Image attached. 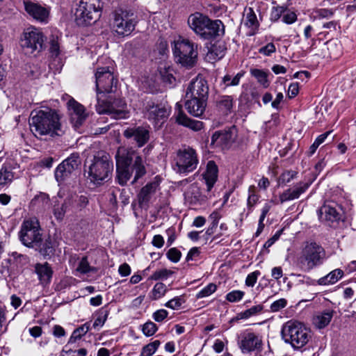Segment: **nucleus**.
<instances>
[{"mask_svg": "<svg viewBox=\"0 0 356 356\" xmlns=\"http://www.w3.org/2000/svg\"><path fill=\"white\" fill-rule=\"evenodd\" d=\"M127 138H133L139 147L143 146L149 139V131L143 127L129 128L124 131Z\"/></svg>", "mask_w": 356, "mask_h": 356, "instance_id": "nucleus-25", "label": "nucleus"}, {"mask_svg": "<svg viewBox=\"0 0 356 356\" xmlns=\"http://www.w3.org/2000/svg\"><path fill=\"white\" fill-rule=\"evenodd\" d=\"M67 199L70 202V207L72 211H77L81 210L87 205L88 202L87 197L83 195H70L67 197Z\"/></svg>", "mask_w": 356, "mask_h": 356, "instance_id": "nucleus-32", "label": "nucleus"}, {"mask_svg": "<svg viewBox=\"0 0 356 356\" xmlns=\"http://www.w3.org/2000/svg\"><path fill=\"white\" fill-rule=\"evenodd\" d=\"M286 300L284 298H280L273 302L270 305V310L273 312H276L283 309L286 305Z\"/></svg>", "mask_w": 356, "mask_h": 356, "instance_id": "nucleus-59", "label": "nucleus"}, {"mask_svg": "<svg viewBox=\"0 0 356 356\" xmlns=\"http://www.w3.org/2000/svg\"><path fill=\"white\" fill-rule=\"evenodd\" d=\"M286 11V8L284 6H277L273 8L270 14V17L273 20H278L282 15Z\"/></svg>", "mask_w": 356, "mask_h": 356, "instance_id": "nucleus-55", "label": "nucleus"}, {"mask_svg": "<svg viewBox=\"0 0 356 356\" xmlns=\"http://www.w3.org/2000/svg\"><path fill=\"white\" fill-rule=\"evenodd\" d=\"M19 238L22 243L27 247L38 245L42 241L38 220L31 218L24 220L21 226Z\"/></svg>", "mask_w": 356, "mask_h": 356, "instance_id": "nucleus-11", "label": "nucleus"}, {"mask_svg": "<svg viewBox=\"0 0 356 356\" xmlns=\"http://www.w3.org/2000/svg\"><path fill=\"white\" fill-rule=\"evenodd\" d=\"M237 344L241 351L247 354L260 350L262 347V339L259 334L247 329L238 334Z\"/></svg>", "mask_w": 356, "mask_h": 356, "instance_id": "nucleus-14", "label": "nucleus"}, {"mask_svg": "<svg viewBox=\"0 0 356 356\" xmlns=\"http://www.w3.org/2000/svg\"><path fill=\"white\" fill-rule=\"evenodd\" d=\"M340 207L334 202H325L318 211V218L321 221L326 222H334L341 218Z\"/></svg>", "mask_w": 356, "mask_h": 356, "instance_id": "nucleus-20", "label": "nucleus"}, {"mask_svg": "<svg viewBox=\"0 0 356 356\" xmlns=\"http://www.w3.org/2000/svg\"><path fill=\"white\" fill-rule=\"evenodd\" d=\"M343 275V271L339 268H337L326 276L321 277L318 280L319 284H333L336 283Z\"/></svg>", "mask_w": 356, "mask_h": 356, "instance_id": "nucleus-34", "label": "nucleus"}, {"mask_svg": "<svg viewBox=\"0 0 356 356\" xmlns=\"http://www.w3.org/2000/svg\"><path fill=\"white\" fill-rule=\"evenodd\" d=\"M297 19V15L294 12L287 10L283 14L282 22L287 24L295 22Z\"/></svg>", "mask_w": 356, "mask_h": 356, "instance_id": "nucleus-58", "label": "nucleus"}, {"mask_svg": "<svg viewBox=\"0 0 356 356\" xmlns=\"http://www.w3.org/2000/svg\"><path fill=\"white\" fill-rule=\"evenodd\" d=\"M244 292L240 290H234L226 295V300L230 302L240 301L244 296Z\"/></svg>", "mask_w": 356, "mask_h": 356, "instance_id": "nucleus-49", "label": "nucleus"}, {"mask_svg": "<svg viewBox=\"0 0 356 356\" xmlns=\"http://www.w3.org/2000/svg\"><path fill=\"white\" fill-rule=\"evenodd\" d=\"M276 51V47L274 43L269 42L266 45L261 47L259 49V53L266 56H270L273 53Z\"/></svg>", "mask_w": 356, "mask_h": 356, "instance_id": "nucleus-52", "label": "nucleus"}, {"mask_svg": "<svg viewBox=\"0 0 356 356\" xmlns=\"http://www.w3.org/2000/svg\"><path fill=\"white\" fill-rule=\"evenodd\" d=\"M207 53L204 59L210 63H214L221 59L225 54L226 47L222 42L212 41L205 44Z\"/></svg>", "mask_w": 356, "mask_h": 356, "instance_id": "nucleus-24", "label": "nucleus"}, {"mask_svg": "<svg viewBox=\"0 0 356 356\" xmlns=\"http://www.w3.org/2000/svg\"><path fill=\"white\" fill-rule=\"evenodd\" d=\"M117 79L108 67H97L95 72V83L97 98L101 96L104 98V93L113 92L117 86Z\"/></svg>", "mask_w": 356, "mask_h": 356, "instance_id": "nucleus-12", "label": "nucleus"}, {"mask_svg": "<svg viewBox=\"0 0 356 356\" xmlns=\"http://www.w3.org/2000/svg\"><path fill=\"white\" fill-rule=\"evenodd\" d=\"M101 15L99 0H80L74 15L79 26L90 24Z\"/></svg>", "mask_w": 356, "mask_h": 356, "instance_id": "nucleus-7", "label": "nucleus"}, {"mask_svg": "<svg viewBox=\"0 0 356 356\" xmlns=\"http://www.w3.org/2000/svg\"><path fill=\"white\" fill-rule=\"evenodd\" d=\"M132 161L134 163L132 166H131V170L132 173L134 172V179L132 181V183H134L145 175L146 170L142 157L136 155L134 152Z\"/></svg>", "mask_w": 356, "mask_h": 356, "instance_id": "nucleus-30", "label": "nucleus"}, {"mask_svg": "<svg viewBox=\"0 0 356 356\" xmlns=\"http://www.w3.org/2000/svg\"><path fill=\"white\" fill-rule=\"evenodd\" d=\"M161 344L160 341L155 340L143 347L140 356H152L153 355Z\"/></svg>", "mask_w": 356, "mask_h": 356, "instance_id": "nucleus-42", "label": "nucleus"}, {"mask_svg": "<svg viewBox=\"0 0 356 356\" xmlns=\"http://www.w3.org/2000/svg\"><path fill=\"white\" fill-rule=\"evenodd\" d=\"M282 338L294 350L305 347L312 339L310 330L303 323L289 321L284 323L281 331Z\"/></svg>", "mask_w": 356, "mask_h": 356, "instance_id": "nucleus-2", "label": "nucleus"}, {"mask_svg": "<svg viewBox=\"0 0 356 356\" xmlns=\"http://www.w3.org/2000/svg\"><path fill=\"white\" fill-rule=\"evenodd\" d=\"M294 177V173L292 171H286L283 172L280 178L279 181L282 184L289 183Z\"/></svg>", "mask_w": 356, "mask_h": 356, "instance_id": "nucleus-63", "label": "nucleus"}, {"mask_svg": "<svg viewBox=\"0 0 356 356\" xmlns=\"http://www.w3.org/2000/svg\"><path fill=\"white\" fill-rule=\"evenodd\" d=\"M261 275L260 271L255 270L248 275L245 279V285L248 286L253 287L256 284L258 277Z\"/></svg>", "mask_w": 356, "mask_h": 356, "instance_id": "nucleus-53", "label": "nucleus"}, {"mask_svg": "<svg viewBox=\"0 0 356 356\" xmlns=\"http://www.w3.org/2000/svg\"><path fill=\"white\" fill-rule=\"evenodd\" d=\"M202 177L204 180L206 192L207 193L204 196L207 199H209L213 195L212 188L216 183L218 177V168L214 161H210L207 163L206 170L202 175Z\"/></svg>", "mask_w": 356, "mask_h": 356, "instance_id": "nucleus-21", "label": "nucleus"}, {"mask_svg": "<svg viewBox=\"0 0 356 356\" xmlns=\"http://www.w3.org/2000/svg\"><path fill=\"white\" fill-rule=\"evenodd\" d=\"M175 111L177 112V122L179 124L189 127L195 131L200 129V122L188 118L187 116L182 113L181 105L179 103L176 104Z\"/></svg>", "mask_w": 356, "mask_h": 356, "instance_id": "nucleus-29", "label": "nucleus"}, {"mask_svg": "<svg viewBox=\"0 0 356 356\" xmlns=\"http://www.w3.org/2000/svg\"><path fill=\"white\" fill-rule=\"evenodd\" d=\"M113 170V165L109 154L100 151L94 156L89 165L88 177L95 184H101L110 179Z\"/></svg>", "mask_w": 356, "mask_h": 356, "instance_id": "nucleus-3", "label": "nucleus"}, {"mask_svg": "<svg viewBox=\"0 0 356 356\" xmlns=\"http://www.w3.org/2000/svg\"><path fill=\"white\" fill-rule=\"evenodd\" d=\"M172 69L168 66L160 67L159 74L163 82L172 84L175 80L172 74Z\"/></svg>", "mask_w": 356, "mask_h": 356, "instance_id": "nucleus-41", "label": "nucleus"}, {"mask_svg": "<svg viewBox=\"0 0 356 356\" xmlns=\"http://www.w3.org/2000/svg\"><path fill=\"white\" fill-rule=\"evenodd\" d=\"M189 27L197 35L200 34V13L191 14L188 19Z\"/></svg>", "mask_w": 356, "mask_h": 356, "instance_id": "nucleus-38", "label": "nucleus"}, {"mask_svg": "<svg viewBox=\"0 0 356 356\" xmlns=\"http://www.w3.org/2000/svg\"><path fill=\"white\" fill-rule=\"evenodd\" d=\"M217 286L215 284L210 283L203 289H202V297H207L216 291Z\"/></svg>", "mask_w": 356, "mask_h": 356, "instance_id": "nucleus-62", "label": "nucleus"}, {"mask_svg": "<svg viewBox=\"0 0 356 356\" xmlns=\"http://www.w3.org/2000/svg\"><path fill=\"white\" fill-rule=\"evenodd\" d=\"M250 74L254 76L257 81L265 88L269 86V81L268 80V74L260 69H251Z\"/></svg>", "mask_w": 356, "mask_h": 356, "instance_id": "nucleus-36", "label": "nucleus"}, {"mask_svg": "<svg viewBox=\"0 0 356 356\" xmlns=\"http://www.w3.org/2000/svg\"><path fill=\"white\" fill-rule=\"evenodd\" d=\"M245 24L249 26H256L257 25V18L252 8L245 10Z\"/></svg>", "mask_w": 356, "mask_h": 356, "instance_id": "nucleus-44", "label": "nucleus"}, {"mask_svg": "<svg viewBox=\"0 0 356 356\" xmlns=\"http://www.w3.org/2000/svg\"><path fill=\"white\" fill-rule=\"evenodd\" d=\"M225 34V26L220 19L212 20L202 15V39L211 40Z\"/></svg>", "mask_w": 356, "mask_h": 356, "instance_id": "nucleus-17", "label": "nucleus"}, {"mask_svg": "<svg viewBox=\"0 0 356 356\" xmlns=\"http://www.w3.org/2000/svg\"><path fill=\"white\" fill-rule=\"evenodd\" d=\"M44 42L42 32L39 29L31 26L24 31L20 45L26 54H35L42 51Z\"/></svg>", "mask_w": 356, "mask_h": 356, "instance_id": "nucleus-9", "label": "nucleus"}, {"mask_svg": "<svg viewBox=\"0 0 356 356\" xmlns=\"http://www.w3.org/2000/svg\"><path fill=\"white\" fill-rule=\"evenodd\" d=\"M70 211H72L70 202L67 197L61 204L58 200L55 201L53 207V213L57 220H62L65 213Z\"/></svg>", "mask_w": 356, "mask_h": 356, "instance_id": "nucleus-31", "label": "nucleus"}, {"mask_svg": "<svg viewBox=\"0 0 356 356\" xmlns=\"http://www.w3.org/2000/svg\"><path fill=\"white\" fill-rule=\"evenodd\" d=\"M334 13V10L330 8H319L316 10V15L320 18H331Z\"/></svg>", "mask_w": 356, "mask_h": 356, "instance_id": "nucleus-57", "label": "nucleus"}, {"mask_svg": "<svg viewBox=\"0 0 356 356\" xmlns=\"http://www.w3.org/2000/svg\"><path fill=\"white\" fill-rule=\"evenodd\" d=\"M166 254L167 257L174 263L178 262L181 256V252L175 248H170Z\"/></svg>", "mask_w": 356, "mask_h": 356, "instance_id": "nucleus-54", "label": "nucleus"}, {"mask_svg": "<svg viewBox=\"0 0 356 356\" xmlns=\"http://www.w3.org/2000/svg\"><path fill=\"white\" fill-rule=\"evenodd\" d=\"M184 302L185 300L182 296H177L168 301L165 306L172 309H179Z\"/></svg>", "mask_w": 356, "mask_h": 356, "instance_id": "nucleus-46", "label": "nucleus"}, {"mask_svg": "<svg viewBox=\"0 0 356 356\" xmlns=\"http://www.w3.org/2000/svg\"><path fill=\"white\" fill-rule=\"evenodd\" d=\"M219 109L225 114L232 112L233 107V99L231 96H223L218 102Z\"/></svg>", "mask_w": 356, "mask_h": 356, "instance_id": "nucleus-40", "label": "nucleus"}, {"mask_svg": "<svg viewBox=\"0 0 356 356\" xmlns=\"http://www.w3.org/2000/svg\"><path fill=\"white\" fill-rule=\"evenodd\" d=\"M332 316L333 313L331 311H327L317 314L314 318V324L318 329L324 328L330 323Z\"/></svg>", "mask_w": 356, "mask_h": 356, "instance_id": "nucleus-33", "label": "nucleus"}, {"mask_svg": "<svg viewBox=\"0 0 356 356\" xmlns=\"http://www.w3.org/2000/svg\"><path fill=\"white\" fill-rule=\"evenodd\" d=\"M254 187L250 186L248 189V207L249 209L251 211L252 208L257 204L259 200V196L255 194L254 191Z\"/></svg>", "mask_w": 356, "mask_h": 356, "instance_id": "nucleus-50", "label": "nucleus"}, {"mask_svg": "<svg viewBox=\"0 0 356 356\" xmlns=\"http://www.w3.org/2000/svg\"><path fill=\"white\" fill-rule=\"evenodd\" d=\"M168 315V311L161 309L154 312L152 314V318L156 322H162L164 319L167 318Z\"/></svg>", "mask_w": 356, "mask_h": 356, "instance_id": "nucleus-61", "label": "nucleus"}, {"mask_svg": "<svg viewBox=\"0 0 356 356\" xmlns=\"http://www.w3.org/2000/svg\"><path fill=\"white\" fill-rule=\"evenodd\" d=\"M200 251L199 250V248H197V247L192 248L188 251V252L186 255V261L187 262H190L192 261H197L200 257Z\"/></svg>", "mask_w": 356, "mask_h": 356, "instance_id": "nucleus-56", "label": "nucleus"}, {"mask_svg": "<svg viewBox=\"0 0 356 356\" xmlns=\"http://www.w3.org/2000/svg\"><path fill=\"white\" fill-rule=\"evenodd\" d=\"M170 110L169 107L162 104H155L149 101L144 108L146 118L155 126L160 127L168 118Z\"/></svg>", "mask_w": 356, "mask_h": 356, "instance_id": "nucleus-15", "label": "nucleus"}, {"mask_svg": "<svg viewBox=\"0 0 356 356\" xmlns=\"http://www.w3.org/2000/svg\"><path fill=\"white\" fill-rule=\"evenodd\" d=\"M309 186V184L301 182L294 186L293 188L286 190L280 195V202L284 203L285 202L298 199L307 190Z\"/></svg>", "mask_w": 356, "mask_h": 356, "instance_id": "nucleus-26", "label": "nucleus"}, {"mask_svg": "<svg viewBox=\"0 0 356 356\" xmlns=\"http://www.w3.org/2000/svg\"><path fill=\"white\" fill-rule=\"evenodd\" d=\"M92 268L90 267L87 257H83L78 262V266L76 268V271L81 274H86L91 271Z\"/></svg>", "mask_w": 356, "mask_h": 356, "instance_id": "nucleus-47", "label": "nucleus"}, {"mask_svg": "<svg viewBox=\"0 0 356 356\" xmlns=\"http://www.w3.org/2000/svg\"><path fill=\"white\" fill-rule=\"evenodd\" d=\"M172 52L177 63L192 67L197 59V45L181 36H178L172 44Z\"/></svg>", "mask_w": 356, "mask_h": 356, "instance_id": "nucleus-5", "label": "nucleus"}, {"mask_svg": "<svg viewBox=\"0 0 356 356\" xmlns=\"http://www.w3.org/2000/svg\"><path fill=\"white\" fill-rule=\"evenodd\" d=\"M263 309V307L260 305H255L251 308L237 314L236 317L232 319V321H237L241 319H248L251 316H255L260 313Z\"/></svg>", "mask_w": 356, "mask_h": 356, "instance_id": "nucleus-35", "label": "nucleus"}, {"mask_svg": "<svg viewBox=\"0 0 356 356\" xmlns=\"http://www.w3.org/2000/svg\"><path fill=\"white\" fill-rule=\"evenodd\" d=\"M157 330L158 327L152 321L145 323L142 327L143 333L147 337H151L154 335Z\"/></svg>", "mask_w": 356, "mask_h": 356, "instance_id": "nucleus-48", "label": "nucleus"}, {"mask_svg": "<svg viewBox=\"0 0 356 356\" xmlns=\"http://www.w3.org/2000/svg\"><path fill=\"white\" fill-rule=\"evenodd\" d=\"M166 291V286L161 282H158L154 286L152 291L150 292V298L154 300H159L164 296Z\"/></svg>", "mask_w": 356, "mask_h": 356, "instance_id": "nucleus-39", "label": "nucleus"}, {"mask_svg": "<svg viewBox=\"0 0 356 356\" xmlns=\"http://www.w3.org/2000/svg\"><path fill=\"white\" fill-rule=\"evenodd\" d=\"M197 162L195 151L191 148H186L177 152L173 168L177 172L186 173L193 170Z\"/></svg>", "mask_w": 356, "mask_h": 356, "instance_id": "nucleus-13", "label": "nucleus"}, {"mask_svg": "<svg viewBox=\"0 0 356 356\" xmlns=\"http://www.w3.org/2000/svg\"><path fill=\"white\" fill-rule=\"evenodd\" d=\"M97 102L96 111L99 114L108 113L117 120L127 119L130 117L129 109L122 99H115L112 102H108L106 99L98 96Z\"/></svg>", "mask_w": 356, "mask_h": 356, "instance_id": "nucleus-8", "label": "nucleus"}, {"mask_svg": "<svg viewBox=\"0 0 356 356\" xmlns=\"http://www.w3.org/2000/svg\"><path fill=\"white\" fill-rule=\"evenodd\" d=\"M29 125L35 136L49 135L53 137L63 134L58 113L49 107L34 109L30 115Z\"/></svg>", "mask_w": 356, "mask_h": 356, "instance_id": "nucleus-1", "label": "nucleus"}, {"mask_svg": "<svg viewBox=\"0 0 356 356\" xmlns=\"http://www.w3.org/2000/svg\"><path fill=\"white\" fill-rule=\"evenodd\" d=\"M158 184L151 182L143 187L138 195V201L141 208H147L152 195L155 193Z\"/></svg>", "mask_w": 356, "mask_h": 356, "instance_id": "nucleus-27", "label": "nucleus"}, {"mask_svg": "<svg viewBox=\"0 0 356 356\" xmlns=\"http://www.w3.org/2000/svg\"><path fill=\"white\" fill-rule=\"evenodd\" d=\"M138 22L132 10L120 8L113 13L112 29L120 36H128L134 31Z\"/></svg>", "mask_w": 356, "mask_h": 356, "instance_id": "nucleus-6", "label": "nucleus"}, {"mask_svg": "<svg viewBox=\"0 0 356 356\" xmlns=\"http://www.w3.org/2000/svg\"><path fill=\"white\" fill-rule=\"evenodd\" d=\"M325 252L322 246L315 242H307L297 257V264L305 272L323 264Z\"/></svg>", "mask_w": 356, "mask_h": 356, "instance_id": "nucleus-4", "label": "nucleus"}, {"mask_svg": "<svg viewBox=\"0 0 356 356\" xmlns=\"http://www.w3.org/2000/svg\"><path fill=\"white\" fill-rule=\"evenodd\" d=\"M67 108L70 115L71 122L75 129L79 128L87 118L85 108L83 105L70 98L67 103Z\"/></svg>", "mask_w": 356, "mask_h": 356, "instance_id": "nucleus-22", "label": "nucleus"}, {"mask_svg": "<svg viewBox=\"0 0 356 356\" xmlns=\"http://www.w3.org/2000/svg\"><path fill=\"white\" fill-rule=\"evenodd\" d=\"M200 74L197 76V78ZM200 82L197 81V79L192 81L186 91V97L190 98L186 102V108L188 112L195 116L199 117L200 114L199 113V110L200 108Z\"/></svg>", "mask_w": 356, "mask_h": 356, "instance_id": "nucleus-16", "label": "nucleus"}, {"mask_svg": "<svg viewBox=\"0 0 356 356\" xmlns=\"http://www.w3.org/2000/svg\"><path fill=\"white\" fill-rule=\"evenodd\" d=\"M58 37L54 35L50 40V51L55 56H58L60 52V47L58 43Z\"/></svg>", "mask_w": 356, "mask_h": 356, "instance_id": "nucleus-60", "label": "nucleus"}, {"mask_svg": "<svg viewBox=\"0 0 356 356\" xmlns=\"http://www.w3.org/2000/svg\"><path fill=\"white\" fill-rule=\"evenodd\" d=\"M173 274V272L166 268L156 270L150 277L154 280H165Z\"/></svg>", "mask_w": 356, "mask_h": 356, "instance_id": "nucleus-45", "label": "nucleus"}, {"mask_svg": "<svg viewBox=\"0 0 356 356\" xmlns=\"http://www.w3.org/2000/svg\"><path fill=\"white\" fill-rule=\"evenodd\" d=\"M90 330V323H86L74 330L70 339L69 343H75L85 335Z\"/></svg>", "mask_w": 356, "mask_h": 356, "instance_id": "nucleus-37", "label": "nucleus"}, {"mask_svg": "<svg viewBox=\"0 0 356 356\" xmlns=\"http://www.w3.org/2000/svg\"><path fill=\"white\" fill-rule=\"evenodd\" d=\"M299 92V85L298 83H292L288 88V94L289 98L295 97Z\"/></svg>", "mask_w": 356, "mask_h": 356, "instance_id": "nucleus-64", "label": "nucleus"}, {"mask_svg": "<svg viewBox=\"0 0 356 356\" xmlns=\"http://www.w3.org/2000/svg\"><path fill=\"white\" fill-rule=\"evenodd\" d=\"M133 156L134 151L128 150L124 147H120L116 153L117 177L121 185L127 184L131 177L130 165L133 160Z\"/></svg>", "mask_w": 356, "mask_h": 356, "instance_id": "nucleus-10", "label": "nucleus"}, {"mask_svg": "<svg viewBox=\"0 0 356 356\" xmlns=\"http://www.w3.org/2000/svg\"><path fill=\"white\" fill-rule=\"evenodd\" d=\"M24 9L34 19L44 22L49 17V11L40 4L29 1H24Z\"/></svg>", "mask_w": 356, "mask_h": 356, "instance_id": "nucleus-23", "label": "nucleus"}, {"mask_svg": "<svg viewBox=\"0 0 356 356\" xmlns=\"http://www.w3.org/2000/svg\"><path fill=\"white\" fill-rule=\"evenodd\" d=\"M81 163L78 154H72L64 160L55 170V178L58 183L65 181Z\"/></svg>", "mask_w": 356, "mask_h": 356, "instance_id": "nucleus-18", "label": "nucleus"}, {"mask_svg": "<svg viewBox=\"0 0 356 356\" xmlns=\"http://www.w3.org/2000/svg\"><path fill=\"white\" fill-rule=\"evenodd\" d=\"M13 179V174L6 168H2L0 170V186H3L10 184Z\"/></svg>", "mask_w": 356, "mask_h": 356, "instance_id": "nucleus-43", "label": "nucleus"}, {"mask_svg": "<svg viewBox=\"0 0 356 356\" xmlns=\"http://www.w3.org/2000/svg\"><path fill=\"white\" fill-rule=\"evenodd\" d=\"M236 138V128L232 127L227 130L216 131L211 140V145L222 149L228 148Z\"/></svg>", "mask_w": 356, "mask_h": 356, "instance_id": "nucleus-19", "label": "nucleus"}, {"mask_svg": "<svg viewBox=\"0 0 356 356\" xmlns=\"http://www.w3.org/2000/svg\"><path fill=\"white\" fill-rule=\"evenodd\" d=\"M88 351L86 348H80L79 350H73L72 349H63L61 354L63 356H65L64 354H66L67 356H86Z\"/></svg>", "mask_w": 356, "mask_h": 356, "instance_id": "nucleus-51", "label": "nucleus"}, {"mask_svg": "<svg viewBox=\"0 0 356 356\" xmlns=\"http://www.w3.org/2000/svg\"><path fill=\"white\" fill-rule=\"evenodd\" d=\"M35 271L41 284H48L51 282L53 270L48 263L37 264Z\"/></svg>", "mask_w": 356, "mask_h": 356, "instance_id": "nucleus-28", "label": "nucleus"}]
</instances>
